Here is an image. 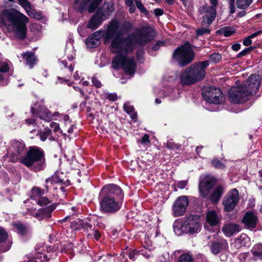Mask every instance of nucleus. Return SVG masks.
<instances>
[{
	"mask_svg": "<svg viewBox=\"0 0 262 262\" xmlns=\"http://www.w3.org/2000/svg\"><path fill=\"white\" fill-rule=\"evenodd\" d=\"M253 49V48L252 47L244 49V50L242 51L241 52L238 53V57H242L248 54Z\"/></svg>",
	"mask_w": 262,
	"mask_h": 262,
	"instance_id": "37998d69",
	"label": "nucleus"
},
{
	"mask_svg": "<svg viewBox=\"0 0 262 262\" xmlns=\"http://www.w3.org/2000/svg\"><path fill=\"white\" fill-rule=\"evenodd\" d=\"M163 13L164 11L161 9L157 8L154 10V14L157 16H161Z\"/></svg>",
	"mask_w": 262,
	"mask_h": 262,
	"instance_id": "13d9d810",
	"label": "nucleus"
},
{
	"mask_svg": "<svg viewBox=\"0 0 262 262\" xmlns=\"http://www.w3.org/2000/svg\"><path fill=\"white\" fill-rule=\"evenodd\" d=\"M222 55L218 53H215L210 56L209 60L214 63L220 62L222 59Z\"/></svg>",
	"mask_w": 262,
	"mask_h": 262,
	"instance_id": "e433bc0d",
	"label": "nucleus"
},
{
	"mask_svg": "<svg viewBox=\"0 0 262 262\" xmlns=\"http://www.w3.org/2000/svg\"><path fill=\"white\" fill-rule=\"evenodd\" d=\"M8 237V234L6 231L2 228H0V242L6 239Z\"/></svg>",
	"mask_w": 262,
	"mask_h": 262,
	"instance_id": "c03bdc74",
	"label": "nucleus"
},
{
	"mask_svg": "<svg viewBox=\"0 0 262 262\" xmlns=\"http://www.w3.org/2000/svg\"><path fill=\"white\" fill-rule=\"evenodd\" d=\"M201 228V219L196 215H190L184 218L182 221L176 222L173 224V230L178 235L183 232H188L191 234L200 231Z\"/></svg>",
	"mask_w": 262,
	"mask_h": 262,
	"instance_id": "0eeeda50",
	"label": "nucleus"
},
{
	"mask_svg": "<svg viewBox=\"0 0 262 262\" xmlns=\"http://www.w3.org/2000/svg\"><path fill=\"white\" fill-rule=\"evenodd\" d=\"M9 70V67L8 64L4 62L2 63L0 66V72L3 73H5L8 72Z\"/></svg>",
	"mask_w": 262,
	"mask_h": 262,
	"instance_id": "09e8293b",
	"label": "nucleus"
},
{
	"mask_svg": "<svg viewBox=\"0 0 262 262\" xmlns=\"http://www.w3.org/2000/svg\"><path fill=\"white\" fill-rule=\"evenodd\" d=\"M203 17L202 25L208 27L214 20L216 16V10L214 7H207Z\"/></svg>",
	"mask_w": 262,
	"mask_h": 262,
	"instance_id": "412c9836",
	"label": "nucleus"
},
{
	"mask_svg": "<svg viewBox=\"0 0 262 262\" xmlns=\"http://www.w3.org/2000/svg\"><path fill=\"white\" fill-rule=\"evenodd\" d=\"M188 204V199L186 196L183 195L178 197L172 205L173 216L179 217L183 215Z\"/></svg>",
	"mask_w": 262,
	"mask_h": 262,
	"instance_id": "2eb2a0df",
	"label": "nucleus"
},
{
	"mask_svg": "<svg viewBox=\"0 0 262 262\" xmlns=\"http://www.w3.org/2000/svg\"><path fill=\"white\" fill-rule=\"evenodd\" d=\"M124 194L122 189L114 184L103 186L99 193L100 210L103 213H113L121 208Z\"/></svg>",
	"mask_w": 262,
	"mask_h": 262,
	"instance_id": "f03ea898",
	"label": "nucleus"
},
{
	"mask_svg": "<svg viewBox=\"0 0 262 262\" xmlns=\"http://www.w3.org/2000/svg\"><path fill=\"white\" fill-rule=\"evenodd\" d=\"M202 94L206 101L214 104L219 103L222 98V91L218 88H206Z\"/></svg>",
	"mask_w": 262,
	"mask_h": 262,
	"instance_id": "4468645a",
	"label": "nucleus"
},
{
	"mask_svg": "<svg viewBox=\"0 0 262 262\" xmlns=\"http://www.w3.org/2000/svg\"><path fill=\"white\" fill-rule=\"evenodd\" d=\"M187 181H182L177 184V187L180 189H183L187 185Z\"/></svg>",
	"mask_w": 262,
	"mask_h": 262,
	"instance_id": "6e6d98bb",
	"label": "nucleus"
},
{
	"mask_svg": "<svg viewBox=\"0 0 262 262\" xmlns=\"http://www.w3.org/2000/svg\"><path fill=\"white\" fill-rule=\"evenodd\" d=\"M136 5L138 9L142 12L147 14L148 11L146 10V9L144 7L143 5L142 4V3L140 1H139L138 0L135 1Z\"/></svg>",
	"mask_w": 262,
	"mask_h": 262,
	"instance_id": "ea45409f",
	"label": "nucleus"
},
{
	"mask_svg": "<svg viewBox=\"0 0 262 262\" xmlns=\"http://www.w3.org/2000/svg\"><path fill=\"white\" fill-rule=\"evenodd\" d=\"M138 38L136 42L132 35L126 37L121 38L117 36L110 44L109 49L113 53L118 54L113 59L112 66L115 69L122 68L128 75H133L136 69V63L134 57L129 58L126 55L133 52L135 44L143 46L154 39L155 33L150 27H144L138 32Z\"/></svg>",
	"mask_w": 262,
	"mask_h": 262,
	"instance_id": "f257e3e1",
	"label": "nucleus"
},
{
	"mask_svg": "<svg viewBox=\"0 0 262 262\" xmlns=\"http://www.w3.org/2000/svg\"><path fill=\"white\" fill-rule=\"evenodd\" d=\"M129 7V11L130 13H133L135 11V10H136V7L135 6V5H132V6H128Z\"/></svg>",
	"mask_w": 262,
	"mask_h": 262,
	"instance_id": "69168bd1",
	"label": "nucleus"
},
{
	"mask_svg": "<svg viewBox=\"0 0 262 262\" xmlns=\"http://www.w3.org/2000/svg\"><path fill=\"white\" fill-rule=\"evenodd\" d=\"M261 32H262V30L261 31H257L256 32H255V33L252 34L251 35H250V36H248L247 37H246L243 40V45L244 46H248L251 45V43H252L251 38L256 37L258 34H259Z\"/></svg>",
	"mask_w": 262,
	"mask_h": 262,
	"instance_id": "f704fd0d",
	"label": "nucleus"
},
{
	"mask_svg": "<svg viewBox=\"0 0 262 262\" xmlns=\"http://www.w3.org/2000/svg\"><path fill=\"white\" fill-rule=\"evenodd\" d=\"M50 125L51 128H53L54 132H58L60 129L59 124L56 122H51Z\"/></svg>",
	"mask_w": 262,
	"mask_h": 262,
	"instance_id": "5fc2aeb1",
	"label": "nucleus"
},
{
	"mask_svg": "<svg viewBox=\"0 0 262 262\" xmlns=\"http://www.w3.org/2000/svg\"><path fill=\"white\" fill-rule=\"evenodd\" d=\"M210 2L211 4L212 5L211 7H214L215 8V7L217 5V0H210Z\"/></svg>",
	"mask_w": 262,
	"mask_h": 262,
	"instance_id": "774afa93",
	"label": "nucleus"
},
{
	"mask_svg": "<svg viewBox=\"0 0 262 262\" xmlns=\"http://www.w3.org/2000/svg\"><path fill=\"white\" fill-rule=\"evenodd\" d=\"M3 14L10 23L13 32L16 37L23 40L26 38L29 18L24 14L14 9H6Z\"/></svg>",
	"mask_w": 262,
	"mask_h": 262,
	"instance_id": "20e7f679",
	"label": "nucleus"
},
{
	"mask_svg": "<svg viewBox=\"0 0 262 262\" xmlns=\"http://www.w3.org/2000/svg\"><path fill=\"white\" fill-rule=\"evenodd\" d=\"M92 81L94 86L97 88H100L102 86V84L99 80L96 77H93L92 78Z\"/></svg>",
	"mask_w": 262,
	"mask_h": 262,
	"instance_id": "de8ad7c7",
	"label": "nucleus"
},
{
	"mask_svg": "<svg viewBox=\"0 0 262 262\" xmlns=\"http://www.w3.org/2000/svg\"><path fill=\"white\" fill-rule=\"evenodd\" d=\"M124 32H129L133 28V25L130 21H125L121 26Z\"/></svg>",
	"mask_w": 262,
	"mask_h": 262,
	"instance_id": "58836bf2",
	"label": "nucleus"
},
{
	"mask_svg": "<svg viewBox=\"0 0 262 262\" xmlns=\"http://www.w3.org/2000/svg\"><path fill=\"white\" fill-rule=\"evenodd\" d=\"M178 262H194V259L192 255L185 253L180 256Z\"/></svg>",
	"mask_w": 262,
	"mask_h": 262,
	"instance_id": "72a5a7b5",
	"label": "nucleus"
},
{
	"mask_svg": "<svg viewBox=\"0 0 262 262\" xmlns=\"http://www.w3.org/2000/svg\"><path fill=\"white\" fill-rule=\"evenodd\" d=\"M163 45L164 42L162 41H158L152 46V50L154 51H157L159 49L161 46H162Z\"/></svg>",
	"mask_w": 262,
	"mask_h": 262,
	"instance_id": "4d7b16f0",
	"label": "nucleus"
},
{
	"mask_svg": "<svg viewBox=\"0 0 262 262\" xmlns=\"http://www.w3.org/2000/svg\"><path fill=\"white\" fill-rule=\"evenodd\" d=\"M223 192L224 187L222 185L217 186L210 195V200L214 203H217L220 200Z\"/></svg>",
	"mask_w": 262,
	"mask_h": 262,
	"instance_id": "393cba45",
	"label": "nucleus"
},
{
	"mask_svg": "<svg viewBox=\"0 0 262 262\" xmlns=\"http://www.w3.org/2000/svg\"><path fill=\"white\" fill-rule=\"evenodd\" d=\"M239 193L238 190L234 188L229 191L223 200L224 209L227 212L232 211L239 201Z\"/></svg>",
	"mask_w": 262,
	"mask_h": 262,
	"instance_id": "f8f14e48",
	"label": "nucleus"
},
{
	"mask_svg": "<svg viewBox=\"0 0 262 262\" xmlns=\"http://www.w3.org/2000/svg\"><path fill=\"white\" fill-rule=\"evenodd\" d=\"M125 4L127 6H130L134 5V1L133 0H126Z\"/></svg>",
	"mask_w": 262,
	"mask_h": 262,
	"instance_id": "338daca9",
	"label": "nucleus"
},
{
	"mask_svg": "<svg viewBox=\"0 0 262 262\" xmlns=\"http://www.w3.org/2000/svg\"><path fill=\"white\" fill-rule=\"evenodd\" d=\"M166 147L169 149H178L179 146L173 142L168 141L166 143Z\"/></svg>",
	"mask_w": 262,
	"mask_h": 262,
	"instance_id": "8fccbe9b",
	"label": "nucleus"
},
{
	"mask_svg": "<svg viewBox=\"0 0 262 262\" xmlns=\"http://www.w3.org/2000/svg\"><path fill=\"white\" fill-rule=\"evenodd\" d=\"M26 145L22 140H13L11 141L8 154L11 161L16 162L20 160L21 156L25 153Z\"/></svg>",
	"mask_w": 262,
	"mask_h": 262,
	"instance_id": "9d476101",
	"label": "nucleus"
},
{
	"mask_svg": "<svg viewBox=\"0 0 262 262\" xmlns=\"http://www.w3.org/2000/svg\"><path fill=\"white\" fill-rule=\"evenodd\" d=\"M105 97L106 99L112 101H115L118 99V96L116 93H106Z\"/></svg>",
	"mask_w": 262,
	"mask_h": 262,
	"instance_id": "79ce46f5",
	"label": "nucleus"
},
{
	"mask_svg": "<svg viewBox=\"0 0 262 262\" xmlns=\"http://www.w3.org/2000/svg\"><path fill=\"white\" fill-rule=\"evenodd\" d=\"M219 34L223 35L225 37L230 36L235 32L234 29L231 27H224L221 28L217 32Z\"/></svg>",
	"mask_w": 262,
	"mask_h": 262,
	"instance_id": "cd10ccee",
	"label": "nucleus"
},
{
	"mask_svg": "<svg viewBox=\"0 0 262 262\" xmlns=\"http://www.w3.org/2000/svg\"><path fill=\"white\" fill-rule=\"evenodd\" d=\"M94 237L96 240H98L101 237V233L97 230L94 231Z\"/></svg>",
	"mask_w": 262,
	"mask_h": 262,
	"instance_id": "0e129e2a",
	"label": "nucleus"
},
{
	"mask_svg": "<svg viewBox=\"0 0 262 262\" xmlns=\"http://www.w3.org/2000/svg\"><path fill=\"white\" fill-rule=\"evenodd\" d=\"M102 0H76L75 5L79 11L87 9L89 13L93 12L99 5Z\"/></svg>",
	"mask_w": 262,
	"mask_h": 262,
	"instance_id": "dca6fc26",
	"label": "nucleus"
},
{
	"mask_svg": "<svg viewBox=\"0 0 262 262\" xmlns=\"http://www.w3.org/2000/svg\"><path fill=\"white\" fill-rule=\"evenodd\" d=\"M217 183V179L213 176L207 174L200 181L199 183V190L202 197L206 198L210 193L211 189Z\"/></svg>",
	"mask_w": 262,
	"mask_h": 262,
	"instance_id": "9b49d317",
	"label": "nucleus"
},
{
	"mask_svg": "<svg viewBox=\"0 0 262 262\" xmlns=\"http://www.w3.org/2000/svg\"><path fill=\"white\" fill-rule=\"evenodd\" d=\"M141 143L143 144H146L150 143L148 135L145 134L141 139Z\"/></svg>",
	"mask_w": 262,
	"mask_h": 262,
	"instance_id": "603ef678",
	"label": "nucleus"
},
{
	"mask_svg": "<svg viewBox=\"0 0 262 262\" xmlns=\"http://www.w3.org/2000/svg\"><path fill=\"white\" fill-rule=\"evenodd\" d=\"M45 189H42L40 188L34 186L32 188L31 191V198L33 199H36L45 194Z\"/></svg>",
	"mask_w": 262,
	"mask_h": 262,
	"instance_id": "bb28decb",
	"label": "nucleus"
},
{
	"mask_svg": "<svg viewBox=\"0 0 262 262\" xmlns=\"http://www.w3.org/2000/svg\"><path fill=\"white\" fill-rule=\"evenodd\" d=\"M52 130L50 129H47L46 130L40 132L39 133V137L42 141H45L48 137L51 136Z\"/></svg>",
	"mask_w": 262,
	"mask_h": 262,
	"instance_id": "4c0bfd02",
	"label": "nucleus"
},
{
	"mask_svg": "<svg viewBox=\"0 0 262 262\" xmlns=\"http://www.w3.org/2000/svg\"><path fill=\"white\" fill-rule=\"evenodd\" d=\"M21 56L26 61V64L32 68L36 64L37 58L35 56V53L32 52H26L21 54Z\"/></svg>",
	"mask_w": 262,
	"mask_h": 262,
	"instance_id": "5701e85b",
	"label": "nucleus"
},
{
	"mask_svg": "<svg viewBox=\"0 0 262 262\" xmlns=\"http://www.w3.org/2000/svg\"><path fill=\"white\" fill-rule=\"evenodd\" d=\"M61 181L58 180L56 176H52L51 178L46 180V184L45 185V192H48L49 189V183L54 184L55 183H60Z\"/></svg>",
	"mask_w": 262,
	"mask_h": 262,
	"instance_id": "2f4dec72",
	"label": "nucleus"
},
{
	"mask_svg": "<svg viewBox=\"0 0 262 262\" xmlns=\"http://www.w3.org/2000/svg\"><path fill=\"white\" fill-rule=\"evenodd\" d=\"M242 222L247 228L253 229L256 226L258 218L254 212L247 211L243 216Z\"/></svg>",
	"mask_w": 262,
	"mask_h": 262,
	"instance_id": "a211bd4d",
	"label": "nucleus"
},
{
	"mask_svg": "<svg viewBox=\"0 0 262 262\" xmlns=\"http://www.w3.org/2000/svg\"><path fill=\"white\" fill-rule=\"evenodd\" d=\"M119 27L118 20H112L108 24L105 31L98 30L91 34L86 39L85 45L90 49L95 48L100 44V40L103 37V43L107 45L111 43L112 40L117 36H119L117 33Z\"/></svg>",
	"mask_w": 262,
	"mask_h": 262,
	"instance_id": "7ed1b4c3",
	"label": "nucleus"
},
{
	"mask_svg": "<svg viewBox=\"0 0 262 262\" xmlns=\"http://www.w3.org/2000/svg\"><path fill=\"white\" fill-rule=\"evenodd\" d=\"M228 96L230 102L242 104L249 100L251 96L242 85L231 88L228 92Z\"/></svg>",
	"mask_w": 262,
	"mask_h": 262,
	"instance_id": "1a4fd4ad",
	"label": "nucleus"
},
{
	"mask_svg": "<svg viewBox=\"0 0 262 262\" xmlns=\"http://www.w3.org/2000/svg\"><path fill=\"white\" fill-rule=\"evenodd\" d=\"M208 61L194 63L181 74L180 83L183 85H190L202 80L206 75L205 69L208 66Z\"/></svg>",
	"mask_w": 262,
	"mask_h": 262,
	"instance_id": "423d86ee",
	"label": "nucleus"
},
{
	"mask_svg": "<svg viewBox=\"0 0 262 262\" xmlns=\"http://www.w3.org/2000/svg\"><path fill=\"white\" fill-rule=\"evenodd\" d=\"M19 162L28 168L31 167L35 171H40L46 167L45 152L38 146H30L26 155L20 158Z\"/></svg>",
	"mask_w": 262,
	"mask_h": 262,
	"instance_id": "39448f33",
	"label": "nucleus"
},
{
	"mask_svg": "<svg viewBox=\"0 0 262 262\" xmlns=\"http://www.w3.org/2000/svg\"><path fill=\"white\" fill-rule=\"evenodd\" d=\"M50 203V200L47 197H41L37 201V204L39 206L47 205Z\"/></svg>",
	"mask_w": 262,
	"mask_h": 262,
	"instance_id": "a19ab883",
	"label": "nucleus"
},
{
	"mask_svg": "<svg viewBox=\"0 0 262 262\" xmlns=\"http://www.w3.org/2000/svg\"><path fill=\"white\" fill-rule=\"evenodd\" d=\"M206 221L211 226H216L220 222V219L215 211H209L206 214Z\"/></svg>",
	"mask_w": 262,
	"mask_h": 262,
	"instance_id": "b1692460",
	"label": "nucleus"
},
{
	"mask_svg": "<svg viewBox=\"0 0 262 262\" xmlns=\"http://www.w3.org/2000/svg\"><path fill=\"white\" fill-rule=\"evenodd\" d=\"M234 2H230V5H229V9H230V13L231 14H233L235 12V6L234 5Z\"/></svg>",
	"mask_w": 262,
	"mask_h": 262,
	"instance_id": "bf43d9fd",
	"label": "nucleus"
},
{
	"mask_svg": "<svg viewBox=\"0 0 262 262\" xmlns=\"http://www.w3.org/2000/svg\"><path fill=\"white\" fill-rule=\"evenodd\" d=\"M101 18L95 15L89 21L88 27L92 30H95L101 25Z\"/></svg>",
	"mask_w": 262,
	"mask_h": 262,
	"instance_id": "a878e982",
	"label": "nucleus"
},
{
	"mask_svg": "<svg viewBox=\"0 0 262 262\" xmlns=\"http://www.w3.org/2000/svg\"><path fill=\"white\" fill-rule=\"evenodd\" d=\"M222 231L226 236L230 237L235 233L239 232V229L238 226L236 224L227 223L222 228Z\"/></svg>",
	"mask_w": 262,
	"mask_h": 262,
	"instance_id": "4be33fe9",
	"label": "nucleus"
},
{
	"mask_svg": "<svg viewBox=\"0 0 262 262\" xmlns=\"http://www.w3.org/2000/svg\"><path fill=\"white\" fill-rule=\"evenodd\" d=\"M253 0H237V7L239 9H245L248 8Z\"/></svg>",
	"mask_w": 262,
	"mask_h": 262,
	"instance_id": "473e14b6",
	"label": "nucleus"
},
{
	"mask_svg": "<svg viewBox=\"0 0 262 262\" xmlns=\"http://www.w3.org/2000/svg\"><path fill=\"white\" fill-rule=\"evenodd\" d=\"M82 228L85 230L92 228V225L87 223H84L82 224Z\"/></svg>",
	"mask_w": 262,
	"mask_h": 262,
	"instance_id": "052dcab7",
	"label": "nucleus"
},
{
	"mask_svg": "<svg viewBox=\"0 0 262 262\" xmlns=\"http://www.w3.org/2000/svg\"><path fill=\"white\" fill-rule=\"evenodd\" d=\"M143 50H138L136 53L137 58L138 60H140L141 59L142 55H143Z\"/></svg>",
	"mask_w": 262,
	"mask_h": 262,
	"instance_id": "e2e57ef3",
	"label": "nucleus"
},
{
	"mask_svg": "<svg viewBox=\"0 0 262 262\" xmlns=\"http://www.w3.org/2000/svg\"><path fill=\"white\" fill-rule=\"evenodd\" d=\"M231 48L233 51H237L240 49L241 45L239 43H235L232 45Z\"/></svg>",
	"mask_w": 262,
	"mask_h": 262,
	"instance_id": "680f3d73",
	"label": "nucleus"
},
{
	"mask_svg": "<svg viewBox=\"0 0 262 262\" xmlns=\"http://www.w3.org/2000/svg\"><path fill=\"white\" fill-rule=\"evenodd\" d=\"M172 58L182 67L190 63L194 58V52L190 43L187 41L177 48L172 54Z\"/></svg>",
	"mask_w": 262,
	"mask_h": 262,
	"instance_id": "6e6552de",
	"label": "nucleus"
},
{
	"mask_svg": "<svg viewBox=\"0 0 262 262\" xmlns=\"http://www.w3.org/2000/svg\"><path fill=\"white\" fill-rule=\"evenodd\" d=\"M31 112L34 116L45 121L49 122L52 119V113L43 105H39L37 108L31 107Z\"/></svg>",
	"mask_w": 262,
	"mask_h": 262,
	"instance_id": "f3484780",
	"label": "nucleus"
},
{
	"mask_svg": "<svg viewBox=\"0 0 262 262\" xmlns=\"http://www.w3.org/2000/svg\"><path fill=\"white\" fill-rule=\"evenodd\" d=\"M139 252L136 249H134L130 251L128 254V256L130 259H134L136 255H138Z\"/></svg>",
	"mask_w": 262,
	"mask_h": 262,
	"instance_id": "864d4df0",
	"label": "nucleus"
},
{
	"mask_svg": "<svg viewBox=\"0 0 262 262\" xmlns=\"http://www.w3.org/2000/svg\"><path fill=\"white\" fill-rule=\"evenodd\" d=\"M210 246L212 253L217 254L223 251L226 250L228 248V244L226 239L221 238L217 242H212Z\"/></svg>",
	"mask_w": 262,
	"mask_h": 262,
	"instance_id": "6ab92c4d",
	"label": "nucleus"
},
{
	"mask_svg": "<svg viewBox=\"0 0 262 262\" xmlns=\"http://www.w3.org/2000/svg\"><path fill=\"white\" fill-rule=\"evenodd\" d=\"M253 255L256 259H262V244L255 245L251 250Z\"/></svg>",
	"mask_w": 262,
	"mask_h": 262,
	"instance_id": "c85d7f7f",
	"label": "nucleus"
},
{
	"mask_svg": "<svg viewBox=\"0 0 262 262\" xmlns=\"http://www.w3.org/2000/svg\"><path fill=\"white\" fill-rule=\"evenodd\" d=\"M13 226L16 229L18 233L21 235H25L27 233V227L21 223H14L13 224Z\"/></svg>",
	"mask_w": 262,
	"mask_h": 262,
	"instance_id": "c756f323",
	"label": "nucleus"
},
{
	"mask_svg": "<svg viewBox=\"0 0 262 262\" xmlns=\"http://www.w3.org/2000/svg\"><path fill=\"white\" fill-rule=\"evenodd\" d=\"M123 107L125 111L128 114H131L134 111V108L133 106L125 104Z\"/></svg>",
	"mask_w": 262,
	"mask_h": 262,
	"instance_id": "3c124183",
	"label": "nucleus"
},
{
	"mask_svg": "<svg viewBox=\"0 0 262 262\" xmlns=\"http://www.w3.org/2000/svg\"><path fill=\"white\" fill-rule=\"evenodd\" d=\"M18 4L23 7L27 14L33 18L39 19L41 18V14L36 12L31 6L30 3L28 0H18Z\"/></svg>",
	"mask_w": 262,
	"mask_h": 262,
	"instance_id": "aec40b11",
	"label": "nucleus"
},
{
	"mask_svg": "<svg viewBox=\"0 0 262 262\" xmlns=\"http://www.w3.org/2000/svg\"><path fill=\"white\" fill-rule=\"evenodd\" d=\"M261 79L259 75L252 74L246 81L241 85L245 87V90L252 96L258 91L260 85Z\"/></svg>",
	"mask_w": 262,
	"mask_h": 262,
	"instance_id": "ddd939ff",
	"label": "nucleus"
},
{
	"mask_svg": "<svg viewBox=\"0 0 262 262\" xmlns=\"http://www.w3.org/2000/svg\"><path fill=\"white\" fill-rule=\"evenodd\" d=\"M211 164L216 169H224L226 166L224 164L222 163L217 159H213L211 162Z\"/></svg>",
	"mask_w": 262,
	"mask_h": 262,
	"instance_id": "c9c22d12",
	"label": "nucleus"
},
{
	"mask_svg": "<svg viewBox=\"0 0 262 262\" xmlns=\"http://www.w3.org/2000/svg\"><path fill=\"white\" fill-rule=\"evenodd\" d=\"M210 30L207 28H200L196 30L197 35H203L206 33H209Z\"/></svg>",
	"mask_w": 262,
	"mask_h": 262,
	"instance_id": "a18cd8bd",
	"label": "nucleus"
},
{
	"mask_svg": "<svg viewBox=\"0 0 262 262\" xmlns=\"http://www.w3.org/2000/svg\"><path fill=\"white\" fill-rule=\"evenodd\" d=\"M73 89L76 91L80 93L81 96L84 97L85 100H87L89 99V96L88 95H85L84 91L80 88L77 86H73Z\"/></svg>",
	"mask_w": 262,
	"mask_h": 262,
	"instance_id": "49530a36",
	"label": "nucleus"
},
{
	"mask_svg": "<svg viewBox=\"0 0 262 262\" xmlns=\"http://www.w3.org/2000/svg\"><path fill=\"white\" fill-rule=\"evenodd\" d=\"M55 209L54 206L48 207L46 208L42 209L40 211V215L42 218H49L51 216V213Z\"/></svg>",
	"mask_w": 262,
	"mask_h": 262,
	"instance_id": "7c9ffc66",
	"label": "nucleus"
}]
</instances>
